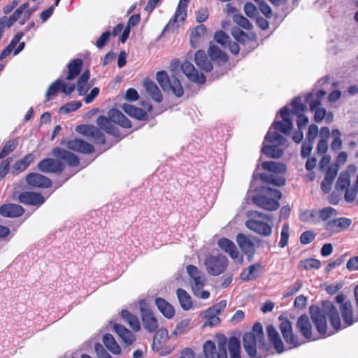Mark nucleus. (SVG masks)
<instances>
[{
	"instance_id": "obj_4",
	"label": "nucleus",
	"mask_w": 358,
	"mask_h": 358,
	"mask_svg": "<svg viewBox=\"0 0 358 358\" xmlns=\"http://www.w3.org/2000/svg\"><path fill=\"white\" fill-rule=\"evenodd\" d=\"M108 117L99 116L96 120L97 125L103 131L114 136L119 135L118 129L113 124H117L124 128L131 127V122L120 111L111 109L108 113Z\"/></svg>"
},
{
	"instance_id": "obj_25",
	"label": "nucleus",
	"mask_w": 358,
	"mask_h": 358,
	"mask_svg": "<svg viewBox=\"0 0 358 358\" xmlns=\"http://www.w3.org/2000/svg\"><path fill=\"white\" fill-rule=\"evenodd\" d=\"M24 213V209L18 204L6 203L0 206V215L5 217H17Z\"/></svg>"
},
{
	"instance_id": "obj_29",
	"label": "nucleus",
	"mask_w": 358,
	"mask_h": 358,
	"mask_svg": "<svg viewBox=\"0 0 358 358\" xmlns=\"http://www.w3.org/2000/svg\"><path fill=\"white\" fill-rule=\"evenodd\" d=\"M236 241L243 252L248 256L253 255L255 252V245L248 237L242 234H239L236 236Z\"/></svg>"
},
{
	"instance_id": "obj_40",
	"label": "nucleus",
	"mask_w": 358,
	"mask_h": 358,
	"mask_svg": "<svg viewBox=\"0 0 358 358\" xmlns=\"http://www.w3.org/2000/svg\"><path fill=\"white\" fill-rule=\"evenodd\" d=\"M82 61L80 59H73L68 64V75L66 80L74 79L80 72Z\"/></svg>"
},
{
	"instance_id": "obj_30",
	"label": "nucleus",
	"mask_w": 358,
	"mask_h": 358,
	"mask_svg": "<svg viewBox=\"0 0 358 358\" xmlns=\"http://www.w3.org/2000/svg\"><path fill=\"white\" fill-rule=\"evenodd\" d=\"M155 304L160 313L166 318L171 319L175 315L173 306L162 298H157Z\"/></svg>"
},
{
	"instance_id": "obj_38",
	"label": "nucleus",
	"mask_w": 358,
	"mask_h": 358,
	"mask_svg": "<svg viewBox=\"0 0 358 358\" xmlns=\"http://www.w3.org/2000/svg\"><path fill=\"white\" fill-rule=\"evenodd\" d=\"M90 77V71L86 70L78 78L77 82V90L78 91L80 95L85 94L90 87V86L88 85Z\"/></svg>"
},
{
	"instance_id": "obj_31",
	"label": "nucleus",
	"mask_w": 358,
	"mask_h": 358,
	"mask_svg": "<svg viewBox=\"0 0 358 358\" xmlns=\"http://www.w3.org/2000/svg\"><path fill=\"white\" fill-rule=\"evenodd\" d=\"M194 61L198 67L201 69L208 72L213 69V65L208 58L205 52L202 50H199L196 52Z\"/></svg>"
},
{
	"instance_id": "obj_32",
	"label": "nucleus",
	"mask_w": 358,
	"mask_h": 358,
	"mask_svg": "<svg viewBox=\"0 0 358 358\" xmlns=\"http://www.w3.org/2000/svg\"><path fill=\"white\" fill-rule=\"evenodd\" d=\"M144 87L150 96L157 102L162 100V94L157 85L149 80L144 81Z\"/></svg>"
},
{
	"instance_id": "obj_39",
	"label": "nucleus",
	"mask_w": 358,
	"mask_h": 358,
	"mask_svg": "<svg viewBox=\"0 0 358 358\" xmlns=\"http://www.w3.org/2000/svg\"><path fill=\"white\" fill-rule=\"evenodd\" d=\"M103 343L106 348L112 353L115 355L120 354L121 348L111 334H106L103 337Z\"/></svg>"
},
{
	"instance_id": "obj_41",
	"label": "nucleus",
	"mask_w": 358,
	"mask_h": 358,
	"mask_svg": "<svg viewBox=\"0 0 358 358\" xmlns=\"http://www.w3.org/2000/svg\"><path fill=\"white\" fill-rule=\"evenodd\" d=\"M121 315L134 331H138L140 329V322L136 316L131 314L127 310H123L121 312Z\"/></svg>"
},
{
	"instance_id": "obj_46",
	"label": "nucleus",
	"mask_w": 358,
	"mask_h": 358,
	"mask_svg": "<svg viewBox=\"0 0 358 358\" xmlns=\"http://www.w3.org/2000/svg\"><path fill=\"white\" fill-rule=\"evenodd\" d=\"M350 182V175L347 172L341 173L337 180L336 188L338 190H344L349 187Z\"/></svg>"
},
{
	"instance_id": "obj_6",
	"label": "nucleus",
	"mask_w": 358,
	"mask_h": 358,
	"mask_svg": "<svg viewBox=\"0 0 358 358\" xmlns=\"http://www.w3.org/2000/svg\"><path fill=\"white\" fill-rule=\"evenodd\" d=\"M282 194L279 190L262 187L260 194L252 196V201L257 206L264 210L272 211L279 208V200Z\"/></svg>"
},
{
	"instance_id": "obj_10",
	"label": "nucleus",
	"mask_w": 358,
	"mask_h": 358,
	"mask_svg": "<svg viewBox=\"0 0 358 358\" xmlns=\"http://www.w3.org/2000/svg\"><path fill=\"white\" fill-rule=\"evenodd\" d=\"M227 338L221 336L217 341V350L215 343L211 341H206L203 345V354L197 358H228L226 350Z\"/></svg>"
},
{
	"instance_id": "obj_13",
	"label": "nucleus",
	"mask_w": 358,
	"mask_h": 358,
	"mask_svg": "<svg viewBox=\"0 0 358 358\" xmlns=\"http://www.w3.org/2000/svg\"><path fill=\"white\" fill-rule=\"evenodd\" d=\"M279 328L287 344L289 345L292 348H297L304 343L300 342L299 338L294 335L292 325L289 320L282 316L279 317Z\"/></svg>"
},
{
	"instance_id": "obj_50",
	"label": "nucleus",
	"mask_w": 358,
	"mask_h": 358,
	"mask_svg": "<svg viewBox=\"0 0 358 358\" xmlns=\"http://www.w3.org/2000/svg\"><path fill=\"white\" fill-rule=\"evenodd\" d=\"M234 22L245 29H251L252 27L250 21L241 15L236 14L233 16Z\"/></svg>"
},
{
	"instance_id": "obj_60",
	"label": "nucleus",
	"mask_w": 358,
	"mask_h": 358,
	"mask_svg": "<svg viewBox=\"0 0 358 358\" xmlns=\"http://www.w3.org/2000/svg\"><path fill=\"white\" fill-rule=\"evenodd\" d=\"M358 187H357V184L355 187L351 189H346L345 193V199L348 202H352L355 200L357 195Z\"/></svg>"
},
{
	"instance_id": "obj_20",
	"label": "nucleus",
	"mask_w": 358,
	"mask_h": 358,
	"mask_svg": "<svg viewBox=\"0 0 358 358\" xmlns=\"http://www.w3.org/2000/svg\"><path fill=\"white\" fill-rule=\"evenodd\" d=\"M181 70L187 78L194 83H203L206 81V77L202 73H199L194 65L189 62H185L181 65Z\"/></svg>"
},
{
	"instance_id": "obj_33",
	"label": "nucleus",
	"mask_w": 358,
	"mask_h": 358,
	"mask_svg": "<svg viewBox=\"0 0 358 358\" xmlns=\"http://www.w3.org/2000/svg\"><path fill=\"white\" fill-rule=\"evenodd\" d=\"M208 52L211 60L218 64L224 63L228 59L227 55L214 44H210Z\"/></svg>"
},
{
	"instance_id": "obj_34",
	"label": "nucleus",
	"mask_w": 358,
	"mask_h": 358,
	"mask_svg": "<svg viewBox=\"0 0 358 358\" xmlns=\"http://www.w3.org/2000/svg\"><path fill=\"white\" fill-rule=\"evenodd\" d=\"M34 156L33 154H28L22 159L15 162L12 167V172L14 174H18L24 171L34 160Z\"/></svg>"
},
{
	"instance_id": "obj_59",
	"label": "nucleus",
	"mask_w": 358,
	"mask_h": 358,
	"mask_svg": "<svg viewBox=\"0 0 358 358\" xmlns=\"http://www.w3.org/2000/svg\"><path fill=\"white\" fill-rule=\"evenodd\" d=\"M110 36V32L109 31L103 32L96 42V47L99 49H102L108 42Z\"/></svg>"
},
{
	"instance_id": "obj_27",
	"label": "nucleus",
	"mask_w": 358,
	"mask_h": 358,
	"mask_svg": "<svg viewBox=\"0 0 358 358\" xmlns=\"http://www.w3.org/2000/svg\"><path fill=\"white\" fill-rule=\"evenodd\" d=\"M262 272V267L259 264L250 265L243 269L240 274V278L243 281H250L257 278Z\"/></svg>"
},
{
	"instance_id": "obj_61",
	"label": "nucleus",
	"mask_w": 358,
	"mask_h": 358,
	"mask_svg": "<svg viewBox=\"0 0 358 358\" xmlns=\"http://www.w3.org/2000/svg\"><path fill=\"white\" fill-rule=\"evenodd\" d=\"M320 261L316 259H308L303 262V267L306 269H317L320 266Z\"/></svg>"
},
{
	"instance_id": "obj_15",
	"label": "nucleus",
	"mask_w": 358,
	"mask_h": 358,
	"mask_svg": "<svg viewBox=\"0 0 358 358\" xmlns=\"http://www.w3.org/2000/svg\"><path fill=\"white\" fill-rule=\"evenodd\" d=\"M352 224V220L347 217L331 219L324 225V228L331 234L340 233L347 229Z\"/></svg>"
},
{
	"instance_id": "obj_43",
	"label": "nucleus",
	"mask_w": 358,
	"mask_h": 358,
	"mask_svg": "<svg viewBox=\"0 0 358 358\" xmlns=\"http://www.w3.org/2000/svg\"><path fill=\"white\" fill-rule=\"evenodd\" d=\"M206 31V29L203 24L198 25L194 29L190 37V43L192 47L195 48L196 46L199 38L205 35Z\"/></svg>"
},
{
	"instance_id": "obj_36",
	"label": "nucleus",
	"mask_w": 358,
	"mask_h": 358,
	"mask_svg": "<svg viewBox=\"0 0 358 358\" xmlns=\"http://www.w3.org/2000/svg\"><path fill=\"white\" fill-rule=\"evenodd\" d=\"M168 339V331L166 329H159L155 334L152 343V349L155 351H159L162 344Z\"/></svg>"
},
{
	"instance_id": "obj_47",
	"label": "nucleus",
	"mask_w": 358,
	"mask_h": 358,
	"mask_svg": "<svg viewBox=\"0 0 358 358\" xmlns=\"http://www.w3.org/2000/svg\"><path fill=\"white\" fill-rule=\"evenodd\" d=\"M62 87V79H57L55 82H53L48 87L45 97L46 99L50 100L53 96H55L57 92L61 90Z\"/></svg>"
},
{
	"instance_id": "obj_45",
	"label": "nucleus",
	"mask_w": 358,
	"mask_h": 358,
	"mask_svg": "<svg viewBox=\"0 0 358 358\" xmlns=\"http://www.w3.org/2000/svg\"><path fill=\"white\" fill-rule=\"evenodd\" d=\"M166 91H171L178 97H180L183 95V89L181 83L176 76L171 78L170 87Z\"/></svg>"
},
{
	"instance_id": "obj_11",
	"label": "nucleus",
	"mask_w": 358,
	"mask_h": 358,
	"mask_svg": "<svg viewBox=\"0 0 358 358\" xmlns=\"http://www.w3.org/2000/svg\"><path fill=\"white\" fill-rule=\"evenodd\" d=\"M207 271L212 275H219L224 272L228 266V259L223 255L208 256L205 260Z\"/></svg>"
},
{
	"instance_id": "obj_58",
	"label": "nucleus",
	"mask_w": 358,
	"mask_h": 358,
	"mask_svg": "<svg viewBox=\"0 0 358 358\" xmlns=\"http://www.w3.org/2000/svg\"><path fill=\"white\" fill-rule=\"evenodd\" d=\"M248 334H252L255 337H256V338L264 341L263 328L262 324L260 323L255 324L252 328V331L251 332H248Z\"/></svg>"
},
{
	"instance_id": "obj_1",
	"label": "nucleus",
	"mask_w": 358,
	"mask_h": 358,
	"mask_svg": "<svg viewBox=\"0 0 358 358\" xmlns=\"http://www.w3.org/2000/svg\"><path fill=\"white\" fill-rule=\"evenodd\" d=\"M339 308L345 323L343 326L341 324L337 308L331 301H323L321 308L317 306L310 307L311 319L320 334L325 337L333 334V332L327 331V317H329L331 326L336 331L346 327L351 326L358 321V317L355 318L353 315L352 305L350 301H347L343 306H339Z\"/></svg>"
},
{
	"instance_id": "obj_53",
	"label": "nucleus",
	"mask_w": 358,
	"mask_h": 358,
	"mask_svg": "<svg viewBox=\"0 0 358 358\" xmlns=\"http://www.w3.org/2000/svg\"><path fill=\"white\" fill-rule=\"evenodd\" d=\"M231 34L234 39L239 43H244L248 39V36L238 27L231 29Z\"/></svg>"
},
{
	"instance_id": "obj_24",
	"label": "nucleus",
	"mask_w": 358,
	"mask_h": 358,
	"mask_svg": "<svg viewBox=\"0 0 358 358\" xmlns=\"http://www.w3.org/2000/svg\"><path fill=\"white\" fill-rule=\"evenodd\" d=\"M19 201L26 205L41 206L45 202V199L39 193L24 192L19 195Z\"/></svg>"
},
{
	"instance_id": "obj_17",
	"label": "nucleus",
	"mask_w": 358,
	"mask_h": 358,
	"mask_svg": "<svg viewBox=\"0 0 358 358\" xmlns=\"http://www.w3.org/2000/svg\"><path fill=\"white\" fill-rule=\"evenodd\" d=\"M313 97L312 93H308L305 96V101L309 104L310 110L314 113V120L316 122H322L326 115V109L322 106V102L317 99H310Z\"/></svg>"
},
{
	"instance_id": "obj_56",
	"label": "nucleus",
	"mask_w": 358,
	"mask_h": 358,
	"mask_svg": "<svg viewBox=\"0 0 358 358\" xmlns=\"http://www.w3.org/2000/svg\"><path fill=\"white\" fill-rule=\"evenodd\" d=\"M244 11L249 17H255L258 13L257 7L252 3H246L244 6Z\"/></svg>"
},
{
	"instance_id": "obj_7",
	"label": "nucleus",
	"mask_w": 358,
	"mask_h": 358,
	"mask_svg": "<svg viewBox=\"0 0 358 358\" xmlns=\"http://www.w3.org/2000/svg\"><path fill=\"white\" fill-rule=\"evenodd\" d=\"M262 166L264 170L268 171L260 174V178L262 181L275 186L285 185V180L282 174L286 171V167L283 164L273 161L264 162Z\"/></svg>"
},
{
	"instance_id": "obj_28",
	"label": "nucleus",
	"mask_w": 358,
	"mask_h": 358,
	"mask_svg": "<svg viewBox=\"0 0 358 358\" xmlns=\"http://www.w3.org/2000/svg\"><path fill=\"white\" fill-rule=\"evenodd\" d=\"M113 329L126 345H130L135 341V335L124 326L115 324L113 326Z\"/></svg>"
},
{
	"instance_id": "obj_22",
	"label": "nucleus",
	"mask_w": 358,
	"mask_h": 358,
	"mask_svg": "<svg viewBox=\"0 0 358 358\" xmlns=\"http://www.w3.org/2000/svg\"><path fill=\"white\" fill-rule=\"evenodd\" d=\"M26 181L28 185L39 188H47L52 184L49 178L38 173L28 174L26 177Z\"/></svg>"
},
{
	"instance_id": "obj_37",
	"label": "nucleus",
	"mask_w": 358,
	"mask_h": 358,
	"mask_svg": "<svg viewBox=\"0 0 358 358\" xmlns=\"http://www.w3.org/2000/svg\"><path fill=\"white\" fill-rule=\"evenodd\" d=\"M122 108L129 116L138 120H143L146 117V113L143 109L131 104L124 103L122 106Z\"/></svg>"
},
{
	"instance_id": "obj_3",
	"label": "nucleus",
	"mask_w": 358,
	"mask_h": 358,
	"mask_svg": "<svg viewBox=\"0 0 358 358\" xmlns=\"http://www.w3.org/2000/svg\"><path fill=\"white\" fill-rule=\"evenodd\" d=\"M292 109H289L285 106L279 111L282 121L275 120L272 127L274 130L280 131L281 133L288 135L293 129L292 116L293 115L302 114L306 110V106L301 103L300 97H296L292 102Z\"/></svg>"
},
{
	"instance_id": "obj_57",
	"label": "nucleus",
	"mask_w": 358,
	"mask_h": 358,
	"mask_svg": "<svg viewBox=\"0 0 358 358\" xmlns=\"http://www.w3.org/2000/svg\"><path fill=\"white\" fill-rule=\"evenodd\" d=\"M317 134H318V127L315 124H310L308 127V134L306 136L307 141H308L309 142L314 143V141H315L316 136H317Z\"/></svg>"
},
{
	"instance_id": "obj_54",
	"label": "nucleus",
	"mask_w": 358,
	"mask_h": 358,
	"mask_svg": "<svg viewBox=\"0 0 358 358\" xmlns=\"http://www.w3.org/2000/svg\"><path fill=\"white\" fill-rule=\"evenodd\" d=\"M17 147V142L15 140H10L6 143L1 152H0V159L3 158L9 153L12 152Z\"/></svg>"
},
{
	"instance_id": "obj_49",
	"label": "nucleus",
	"mask_w": 358,
	"mask_h": 358,
	"mask_svg": "<svg viewBox=\"0 0 358 358\" xmlns=\"http://www.w3.org/2000/svg\"><path fill=\"white\" fill-rule=\"evenodd\" d=\"M82 103L79 101H73L66 103L59 108V112L63 114H67L69 113L75 111L80 108Z\"/></svg>"
},
{
	"instance_id": "obj_5",
	"label": "nucleus",
	"mask_w": 358,
	"mask_h": 358,
	"mask_svg": "<svg viewBox=\"0 0 358 358\" xmlns=\"http://www.w3.org/2000/svg\"><path fill=\"white\" fill-rule=\"evenodd\" d=\"M248 216L250 219L245 222V226L251 231L263 236H268L272 232L273 216L257 211H251Z\"/></svg>"
},
{
	"instance_id": "obj_16",
	"label": "nucleus",
	"mask_w": 358,
	"mask_h": 358,
	"mask_svg": "<svg viewBox=\"0 0 358 358\" xmlns=\"http://www.w3.org/2000/svg\"><path fill=\"white\" fill-rule=\"evenodd\" d=\"M76 130L79 134L92 138L95 143L103 144L105 143L104 134L93 125H78Z\"/></svg>"
},
{
	"instance_id": "obj_9",
	"label": "nucleus",
	"mask_w": 358,
	"mask_h": 358,
	"mask_svg": "<svg viewBox=\"0 0 358 358\" xmlns=\"http://www.w3.org/2000/svg\"><path fill=\"white\" fill-rule=\"evenodd\" d=\"M271 129L272 128H270L265 137V141H268L271 144L264 145L262 151L268 157L280 158L283 153L284 148L287 147L286 139Z\"/></svg>"
},
{
	"instance_id": "obj_18",
	"label": "nucleus",
	"mask_w": 358,
	"mask_h": 358,
	"mask_svg": "<svg viewBox=\"0 0 358 358\" xmlns=\"http://www.w3.org/2000/svg\"><path fill=\"white\" fill-rule=\"evenodd\" d=\"M62 144L66 146L69 150L84 154H89L94 151V147L91 144L81 139H64L62 141Z\"/></svg>"
},
{
	"instance_id": "obj_2",
	"label": "nucleus",
	"mask_w": 358,
	"mask_h": 358,
	"mask_svg": "<svg viewBox=\"0 0 358 358\" xmlns=\"http://www.w3.org/2000/svg\"><path fill=\"white\" fill-rule=\"evenodd\" d=\"M52 153L57 159L47 158L43 159L38 164V169L43 173H57L64 170L65 165L60 159L64 161L71 166H76L79 164L78 157L73 153L60 148H55Z\"/></svg>"
},
{
	"instance_id": "obj_19",
	"label": "nucleus",
	"mask_w": 358,
	"mask_h": 358,
	"mask_svg": "<svg viewBox=\"0 0 358 358\" xmlns=\"http://www.w3.org/2000/svg\"><path fill=\"white\" fill-rule=\"evenodd\" d=\"M29 3H24L21 5L18 8L15 10V11L13 13L12 15L9 17L8 19L6 18V24L8 27H10L17 20H18L20 17L22 15L23 20L20 22L21 24H24L26 21H27L32 11L28 9Z\"/></svg>"
},
{
	"instance_id": "obj_48",
	"label": "nucleus",
	"mask_w": 358,
	"mask_h": 358,
	"mask_svg": "<svg viewBox=\"0 0 358 358\" xmlns=\"http://www.w3.org/2000/svg\"><path fill=\"white\" fill-rule=\"evenodd\" d=\"M157 80L162 87V88L166 91L170 87L171 78H169L166 71H162L157 73Z\"/></svg>"
},
{
	"instance_id": "obj_23",
	"label": "nucleus",
	"mask_w": 358,
	"mask_h": 358,
	"mask_svg": "<svg viewBox=\"0 0 358 358\" xmlns=\"http://www.w3.org/2000/svg\"><path fill=\"white\" fill-rule=\"evenodd\" d=\"M217 245L223 251L229 254L233 259H238L240 262L242 260L236 245L231 240L222 238L218 241Z\"/></svg>"
},
{
	"instance_id": "obj_21",
	"label": "nucleus",
	"mask_w": 358,
	"mask_h": 358,
	"mask_svg": "<svg viewBox=\"0 0 358 358\" xmlns=\"http://www.w3.org/2000/svg\"><path fill=\"white\" fill-rule=\"evenodd\" d=\"M296 328L306 339L308 341L315 340L312 336V324L306 315H302L298 318Z\"/></svg>"
},
{
	"instance_id": "obj_26",
	"label": "nucleus",
	"mask_w": 358,
	"mask_h": 358,
	"mask_svg": "<svg viewBox=\"0 0 358 358\" xmlns=\"http://www.w3.org/2000/svg\"><path fill=\"white\" fill-rule=\"evenodd\" d=\"M267 336L269 341L278 353L284 352V344L278 331L272 324L266 327Z\"/></svg>"
},
{
	"instance_id": "obj_8",
	"label": "nucleus",
	"mask_w": 358,
	"mask_h": 358,
	"mask_svg": "<svg viewBox=\"0 0 358 358\" xmlns=\"http://www.w3.org/2000/svg\"><path fill=\"white\" fill-rule=\"evenodd\" d=\"M187 273L189 277V283L194 295L201 299H206L210 296V292L204 290L206 282L205 275L199 268L193 265L187 267Z\"/></svg>"
},
{
	"instance_id": "obj_35",
	"label": "nucleus",
	"mask_w": 358,
	"mask_h": 358,
	"mask_svg": "<svg viewBox=\"0 0 358 358\" xmlns=\"http://www.w3.org/2000/svg\"><path fill=\"white\" fill-rule=\"evenodd\" d=\"M178 299L181 308L185 310H188L192 307V301L190 295L182 288L176 291Z\"/></svg>"
},
{
	"instance_id": "obj_63",
	"label": "nucleus",
	"mask_w": 358,
	"mask_h": 358,
	"mask_svg": "<svg viewBox=\"0 0 358 358\" xmlns=\"http://www.w3.org/2000/svg\"><path fill=\"white\" fill-rule=\"evenodd\" d=\"M315 238V234L310 231H306L300 236V241L302 244H308L311 243Z\"/></svg>"
},
{
	"instance_id": "obj_42",
	"label": "nucleus",
	"mask_w": 358,
	"mask_h": 358,
	"mask_svg": "<svg viewBox=\"0 0 358 358\" xmlns=\"http://www.w3.org/2000/svg\"><path fill=\"white\" fill-rule=\"evenodd\" d=\"M228 349L231 358H241V345L239 340L234 337H230L228 341Z\"/></svg>"
},
{
	"instance_id": "obj_51",
	"label": "nucleus",
	"mask_w": 358,
	"mask_h": 358,
	"mask_svg": "<svg viewBox=\"0 0 358 358\" xmlns=\"http://www.w3.org/2000/svg\"><path fill=\"white\" fill-rule=\"evenodd\" d=\"M289 236V227L287 223H285L282 226L281 233H280V240L279 241V246L280 248H285L288 243Z\"/></svg>"
},
{
	"instance_id": "obj_12",
	"label": "nucleus",
	"mask_w": 358,
	"mask_h": 358,
	"mask_svg": "<svg viewBox=\"0 0 358 358\" xmlns=\"http://www.w3.org/2000/svg\"><path fill=\"white\" fill-rule=\"evenodd\" d=\"M138 306L144 329L149 332L155 331L158 327L157 319L145 300L139 301Z\"/></svg>"
},
{
	"instance_id": "obj_44",
	"label": "nucleus",
	"mask_w": 358,
	"mask_h": 358,
	"mask_svg": "<svg viewBox=\"0 0 358 358\" xmlns=\"http://www.w3.org/2000/svg\"><path fill=\"white\" fill-rule=\"evenodd\" d=\"M319 217L321 220L326 222L331 219H334L337 215V210L332 207H326L317 211Z\"/></svg>"
},
{
	"instance_id": "obj_52",
	"label": "nucleus",
	"mask_w": 358,
	"mask_h": 358,
	"mask_svg": "<svg viewBox=\"0 0 358 358\" xmlns=\"http://www.w3.org/2000/svg\"><path fill=\"white\" fill-rule=\"evenodd\" d=\"M190 319L186 318L178 322L172 334L176 336L183 334L190 324Z\"/></svg>"
},
{
	"instance_id": "obj_55",
	"label": "nucleus",
	"mask_w": 358,
	"mask_h": 358,
	"mask_svg": "<svg viewBox=\"0 0 358 358\" xmlns=\"http://www.w3.org/2000/svg\"><path fill=\"white\" fill-rule=\"evenodd\" d=\"M214 39L224 48H227V43L229 41V37L224 31H219L215 34Z\"/></svg>"
},
{
	"instance_id": "obj_64",
	"label": "nucleus",
	"mask_w": 358,
	"mask_h": 358,
	"mask_svg": "<svg viewBox=\"0 0 358 358\" xmlns=\"http://www.w3.org/2000/svg\"><path fill=\"white\" fill-rule=\"evenodd\" d=\"M346 268L350 271H355L358 270V256L350 258L347 264Z\"/></svg>"
},
{
	"instance_id": "obj_62",
	"label": "nucleus",
	"mask_w": 358,
	"mask_h": 358,
	"mask_svg": "<svg viewBox=\"0 0 358 358\" xmlns=\"http://www.w3.org/2000/svg\"><path fill=\"white\" fill-rule=\"evenodd\" d=\"M296 115H297L296 124H297L298 129H299V130H303L304 128L306 127V126L309 122V119L303 113L299 114Z\"/></svg>"
},
{
	"instance_id": "obj_14",
	"label": "nucleus",
	"mask_w": 358,
	"mask_h": 358,
	"mask_svg": "<svg viewBox=\"0 0 358 358\" xmlns=\"http://www.w3.org/2000/svg\"><path fill=\"white\" fill-rule=\"evenodd\" d=\"M189 1V0H180L174 17L166 24V30L174 31L178 27V22L184 21L187 15V6Z\"/></svg>"
}]
</instances>
